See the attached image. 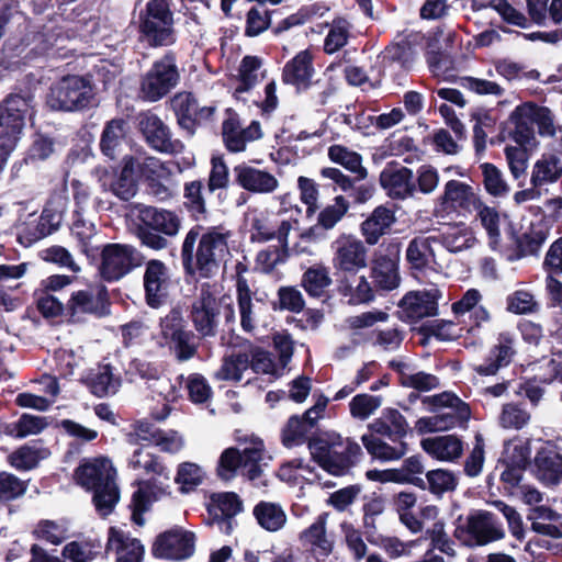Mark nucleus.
I'll return each instance as SVG.
<instances>
[{
  "mask_svg": "<svg viewBox=\"0 0 562 562\" xmlns=\"http://www.w3.org/2000/svg\"><path fill=\"white\" fill-rule=\"evenodd\" d=\"M127 468L137 475L148 476V480L137 482V490L132 496V519L135 524H144L143 514L153 503L169 494V485L161 480H170V471L161 459L146 446L137 447L127 459Z\"/></svg>",
  "mask_w": 562,
  "mask_h": 562,
  "instance_id": "f257e3e1",
  "label": "nucleus"
},
{
  "mask_svg": "<svg viewBox=\"0 0 562 562\" xmlns=\"http://www.w3.org/2000/svg\"><path fill=\"white\" fill-rule=\"evenodd\" d=\"M231 233L223 226L191 228L183 241L181 256L186 266L195 265L201 277H211L228 254Z\"/></svg>",
  "mask_w": 562,
  "mask_h": 562,
  "instance_id": "f03ea898",
  "label": "nucleus"
},
{
  "mask_svg": "<svg viewBox=\"0 0 562 562\" xmlns=\"http://www.w3.org/2000/svg\"><path fill=\"white\" fill-rule=\"evenodd\" d=\"M76 481L87 490H93V502L102 516L109 515L120 499L115 483L116 471L110 459L99 457L82 462L75 473Z\"/></svg>",
  "mask_w": 562,
  "mask_h": 562,
  "instance_id": "7ed1b4c3",
  "label": "nucleus"
},
{
  "mask_svg": "<svg viewBox=\"0 0 562 562\" xmlns=\"http://www.w3.org/2000/svg\"><path fill=\"white\" fill-rule=\"evenodd\" d=\"M241 449L227 448L221 454L217 472L222 479L229 480L239 470L248 480L258 479L271 458L268 456L263 441L258 437L245 438Z\"/></svg>",
  "mask_w": 562,
  "mask_h": 562,
  "instance_id": "20e7f679",
  "label": "nucleus"
},
{
  "mask_svg": "<svg viewBox=\"0 0 562 562\" xmlns=\"http://www.w3.org/2000/svg\"><path fill=\"white\" fill-rule=\"evenodd\" d=\"M223 315L227 323L235 321V311L231 296L217 297L216 288L205 283L191 306V321L195 330L204 336H214Z\"/></svg>",
  "mask_w": 562,
  "mask_h": 562,
  "instance_id": "39448f33",
  "label": "nucleus"
},
{
  "mask_svg": "<svg viewBox=\"0 0 562 562\" xmlns=\"http://www.w3.org/2000/svg\"><path fill=\"white\" fill-rule=\"evenodd\" d=\"M139 33L149 46H169L176 42L173 14L169 0H150L139 18Z\"/></svg>",
  "mask_w": 562,
  "mask_h": 562,
  "instance_id": "423d86ee",
  "label": "nucleus"
},
{
  "mask_svg": "<svg viewBox=\"0 0 562 562\" xmlns=\"http://www.w3.org/2000/svg\"><path fill=\"white\" fill-rule=\"evenodd\" d=\"M246 227L251 241L266 243L277 239L283 250L288 249V237L290 232L297 225V220L282 217V211L274 217L268 212L257 209L246 214Z\"/></svg>",
  "mask_w": 562,
  "mask_h": 562,
  "instance_id": "0eeeda50",
  "label": "nucleus"
},
{
  "mask_svg": "<svg viewBox=\"0 0 562 562\" xmlns=\"http://www.w3.org/2000/svg\"><path fill=\"white\" fill-rule=\"evenodd\" d=\"M310 451L315 462L333 475L347 473L355 459L361 454L360 446L350 440L346 443L314 440L310 443Z\"/></svg>",
  "mask_w": 562,
  "mask_h": 562,
  "instance_id": "6e6552de",
  "label": "nucleus"
},
{
  "mask_svg": "<svg viewBox=\"0 0 562 562\" xmlns=\"http://www.w3.org/2000/svg\"><path fill=\"white\" fill-rule=\"evenodd\" d=\"M456 537L469 547H481L502 540L505 530L495 514L479 509L468 515L464 527L456 530Z\"/></svg>",
  "mask_w": 562,
  "mask_h": 562,
  "instance_id": "1a4fd4ad",
  "label": "nucleus"
},
{
  "mask_svg": "<svg viewBox=\"0 0 562 562\" xmlns=\"http://www.w3.org/2000/svg\"><path fill=\"white\" fill-rule=\"evenodd\" d=\"M180 74L172 54H166L155 61L140 81V95L156 102L168 94L179 82Z\"/></svg>",
  "mask_w": 562,
  "mask_h": 562,
  "instance_id": "9d476101",
  "label": "nucleus"
},
{
  "mask_svg": "<svg viewBox=\"0 0 562 562\" xmlns=\"http://www.w3.org/2000/svg\"><path fill=\"white\" fill-rule=\"evenodd\" d=\"M92 95V87L87 79L67 76L50 88L47 103L54 110L75 111L87 106Z\"/></svg>",
  "mask_w": 562,
  "mask_h": 562,
  "instance_id": "9b49d317",
  "label": "nucleus"
},
{
  "mask_svg": "<svg viewBox=\"0 0 562 562\" xmlns=\"http://www.w3.org/2000/svg\"><path fill=\"white\" fill-rule=\"evenodd\" d=\"M139 263L135 248L125 244H108L101 252L100 273L109 281L119 280Z\"/></svg>",
  "mask_w": 562,
  "mask_h": 562,
  "instance_id": "f8f14e48",
  "label": "nucleus"
},
{
  "mask_svg": "<svg viewBox=\"0 0 562 562\" xmlns=\"http://www.w3.org/2000/svg\"><path fill=\"white\" fill-rule=\"evenodd\" d=\"M480 202L481 199L472 184L460 180H449L443 186L434 212L436 216L447 211L472 212Z\"/></svg>",
  "mask_w": 562,
  "mask_h": 562,
  "instance_id": "ddd939ff",
  "label": "nucleus"
},
{
  "mask_svg": "<svg viewBox=\"0 0 562 562\" xmlns=\"http://www.w3.org/2000/svg\"><path fill=\"white\" fill-rule=\"evenodd\" d=\"M333 266L342 272L356 273L367 267L368 250L359 238L341 234L333 243Z\"/></svg>",
  "mask_w": 562,
  "mask_h": 562,
  "instance_id": "4468645a",
  "label": "nucleus"
},
{
  "mask_svg": "<svg viewBox=\"0 0 562 562\" xmlns=\"http://www.w3.org/2000/svg\"><path fill=\"white\" fill-rule=\"evenodd\" d=\"M172 286L169 268L159 260L147 262L144 272V288L146 302L150 307L157 308L168 300Z\"/></svg>",
  "mask_w": 562,
  "mask_h": 562,
  "instance_id": "2eb2a0df",
  "label": "nucleus"
},
{
  "mask_svg": "<svg viewBox=\"0 0 562 562\" xmlns=\"http://www.w3.org/2000/svg\"><path fill=\"white\" fill-rule=\"evenodd\" d=\"M438 241L435 236H416L407 245L405 258L416 277L427 271L439 273L442 266L438 262L434 244Z\"/></svg>",
  "mask_w": 562,
  "mask_h": 562,
  "instance_id": "dca6fc26",
  "label": "nucleus"
},
{
  "mask_svg": "<svg viewBox=\"0 0 562 562\" xmlns=\"http://www.w3.org/2000/svg\"><path fill=\"white\" fill-rule=\"evenodd\" d=\"M30 111L27 99L21 95H11L0 105V134L1 140L10 142L14 139V147L19 140L24 120Z\"/></svg>",
  "mask_w": 562,
  "mask_h": 562,
  "instance_id": "f3484780",
  "label": "nucleus"
},
{
  "mask_svg": "<svg viewBox=\"0 0 562 562\" xmlns=\"http://www.w3.org/2000/svg\"><path fill=\"white\" fill-rule=\"evenodd\" d=\"M194 535L182 529H172L160 535L154 546L153 554L165 560H182L194 552Z\"/></svg>",
  "mask_w": 562,
  "mask_h": 562,
  "instance_id": "a211bd4d",
  "label": "nucleus"
},
{
  "mask_svg": "<svg viewBox=\"0 0 562 562\" xmlns=\"http://www.w3.org/2000/svg\"><path fill=\"white\" fill-rule=\"evenodd\" d=\"M138 127L146 142L161 153H180L183 145L171 139L168 126L154 113L144 112L138 115Z\"/></svg>",
  "mask_w": 562,
  "mask_h": 562,
  "instance_id": "6ab92c4d",
  "label": "nucleus"
},
{
  "mask_svg": "<svg viewBox=\"0 0 562 562\" xmlns=\"http://www.w3.org/2000/svg\"><path fill=\"white\" fill-rule=\"evenodd\" d=\"M423 402L434 408L439 418V423L445 426V430L456 427L470 417L468 404L449 392L427 396Z\"/></svg>",
  "mask_w": 562,
  "mask_h": 562,
  "instance_id": "aec40b11",
  "label": "nucleus"
},
{
  "mask_svg": "<svg viewBox=\"0 0 562 562\" xmlns=\"http://www.w3.org/2000/svg\"><path fill=\"white\" fill-rule=\"evenodd\" d=\"M440 297L441 292L435 288L429 291L409 292L401 300L400 307L408 322H417L437 315Z\"/></svg>",
  "mask_w": 562,
  "mask_h": 562,
  "instance_id": "412c9836",
  "label": "nucleus"
},
{
  "mask_svg": "<svg viewBox=\"0 0 562 562\" xmlns=\"http://www.w3.org/2000/svg\"><path fill=\"white\" fill-rule=\"evenodd\" d=\"M234 176L236 183L251 193L269 194L279 188V180L273 173L247 164L235 166Z\"/></svg>",
  "mask_w": 562,
  "mask_h": 562,
  "instance_id": "4be33fe9",
  "label": "nucleus"
},
{
  "mask_svg": "<svg viewBox=\"0 0 562 562\" xmlns=\"http://www.w3.org/2000/svg\"><path fill=\"white\" fill-rule=\"evenodd\" d=\"M380 184L392 199L404 200L413 196L416 187L413 171L407 167L389 164L380 173Z\"/></svg>",
  "mask_w": 562,
  "mask_h": 562,
  "instance_id": "5701e85b",
  "label": "nucleus"
},
{
  "mask_svg": "<svg viewBox=\"0 0 562 562\" xmlns=\"http://www.w3.org/2000/svg\"><path fill=\"white\" fill-rule=\"evenodd\" d=\"M128 370L131 372L137 373L143 379H156V389L159 395L164 398L166 402L162 406L161 412L154 413V416L158 420H164L170 413V406L169 403L173 402L178 397V391L172 385L169 379L166 378H159V370L156 366L148 363L140 359H134L130 363Z\"/></svg>",
  "mask_w": 562,
  "mask_h": 562,
  "instance_id": "b1692460",
  "label": "nucleus"
},
{
  "mask_svg": "<svg viewBox=\"0 0 562 562\" xmlns=\"http://www.w3.org/2000/svg\"><path fill=\"white\" fill-rule=\"evenodd\" d=\"M328 513L319 514L314 522L300 533V541L316 558H327L333 552L334 539L327 533Z\"/></svg>",
  "mask_w": 562,
  "mask_h": 562,
  "instance_id": "393cba45",
  "label": "nucleus"
},
{
  "mask_svg": "<svg viewBox=\"0 0 562 562\" xmlns=\"http://www.w3.org/2000/svg\"><path fill=\"white\" fill-rule=\"evenodd\" d=\"M105 549L116 554V562H142L144 555L139 540L117 527L109 529Z\"/></svg>",
  "mask_w": 562,
  "mask_h": 562,
  "instance_id": "a878e982",
  "label": "nucleus"
},
{
  "mask_svg": "<svg viewBox=\"0 0 562 562\" xmlns=\"http://www.w3.org/2000/svg\"><path fill=\"white\" fill-rule=\"evenodd\" d=\"M136 209L138 211L137 216L139 221L147 228L167 236H176L178 234L181 221L176 213L147 205H138Z\"/></svg>",
  "mask_w": 562,
  "mask_h": 562,
  "instance_id": "bb28decb",
  "label": "nucleus"
},
{
  "mask_svg": "<svg viewBox=\"0 0 562 562\" xmlns=\"http://www.w3.org/2000/svg\"><path fill=\"white\" fill-rule=\"evenodd\" d=\"M314 75L313 55L310 50H301L284 68L282 78L285 83L293 85L297 90L306 89Z\"/></svg>",
  "mask_w": 562,
  "mask_h": 562,
  "instance_id": "cd10ccee",
  "label": "nucleus"
},
{
  "mask_svg": "<svg viewBox=\"0 0 562 562\" xmlns=\"http://www.w3.org/2000/svg\"><path fill=\"white\" fill-rule=\"evenodd\" d=\"M420 446L430 457L443 462H453L463 453V442L454 435L425 438Z\"/></svg>",
  "mask_w": 562,
  "mask_h": 562,
  "instance_id": "c85d7f7f",
  "label": "nucleus"
},
{
  "mask_svg": "<svg viewBox=\"0 0 562 562\" xmlns=\"http://www.w3.org/2000/svg\"><path fill=\"white\" fill-rule=\"evenodd\" d=\"M396 217L393 210L380 205L361 224V234L368 245H375L395 223Z\"/></svg>",
  "mask_w": 562,
  "mask_h": 562,
  "instance_id": "c756f323",
  "label": "nucleus"
},
{
  "mask_svg": "<svg viewBox=\"0 0 562 562\" xmlns=\"http://www.w3.org/2000/svg\"><path fill=\"white\" fill-rule=\"evenodd\" d=\"M407 427L405 417L393 408L384 409L379 418L368 425L371 434L385 436L392 441L403 439L407 432Z\"/></svg>",
  "mask_w": 562,
  "mask_h": 562,
  "instance_id": "7c9ffc66",
  "label": "nucleus"
},
{
  "mask_svg": "<svg viewBox=\"0 0 562 562\" xmlns=\"http://www.w3.org/2000/svg\"><path fill=\"white\" fill-rule=\"evenodd\" d=\"M562 177V160L557 154H543L532 166L530 183L541 188L557 182Z\"/></svg>",
  "mask_w": 562,
  "mask_h": 562,
  "instance_id": "2f4dec72",
  "label": "nucleus"
},
{
  "mask_svg": "<svg viewBox=\"0 0 562 562\" xmlns=\"http://www.w3.org/2000/svg\"><path fill=\"white\" fill-rule=\"evenodd\" d=\"M371 279L380 290L396 289L401 282L397 262L384 255L376 256L371 265Z\"/></svg>",
  "mask_w": 562,
  "mask_h": 562,
  "instance_id": "473e14b6",
  "label": "nucleus"
},
{
  "mask_svg": "<svg viewBox=\"0 0 562 562\" xmlns=\"http://www.w3.org/2000/svg\"><path fill=\"white\" fill-rule=\"evenodd\" d=\"M361 441L369 454L383 462L400 460L407 452V446L402 439L390 445L375 435L368 434L361 437Z\"/></svg>",
  "mask_w": 562,
  "mask_h": 562,
  "instance_id": "72a5a7b5",
  "label": "nucleus"
},
{
  "mask_svg": "<svg viewBox=\"0 0 562 562\" xmlns=\"http://www.w3.org/2000/svg\"><path fill=\"white\" fill-rule=\"evenodd\" d=\"M243 509V504L237 494L232 492L218 493L212 496L211 513H214V524L223 529L231 528V518Z\"/></svg>",
  "mask_w": 562,
  "mask_h": 562,
  "instance_id": "f704fd0d",
  "label": "nucleus"
},
{
  "mask_svg": "<svg viewBox=\"0 0 562 562\" xmlns=\"http://www.w3.org/2000/svg\"><path fill=\"white\" fill-rule=\"evenodd\" d=\"M263 78V71L261 70V60L256 56H245L238 67L235 80L237 82L234 91V95L237 99L241 98V94L252 89Z\"/></svg>",
  "mask_w": 562,
  "mask_h": 562,
  "instance_id": "c9c22d12",
  "label": "nucleus"
},
{
  "mask_svg": "<svg viewBox=\"0 0 562 562\" xmlns=\"http://www.w3.org/2000/svg\"><path fill=\"white\" fill-rule=\"evenodd\" d=\"M515 127L512 136L520 146H530L535 140L533 119L531 116V102L518 105L510 115Z\"/></svg>",
  "mask_w": 562,
  "mask_h": 562,
  "instance_id": "e433bc0d",
  "label": "nucleus"
},
{
  "mask_svg": "<svg viewBox=\"0 0 562 562\" xmlns=\"http://www.w3.org/2000/svg\"><path fill=\"white\" fill-rule=\"evenodd\" d=\"M528 14L538 25L562 23V0H526Z\"/></svg>",
  "mask_w": 562,
  "mask_h": 562,
  "instance_id": "4c0bfd02",
  "label": "nucleus"
},
{
  "mask_svg": "<svg viewBox=\"0 0 562 562\" xmlns=\"http://www.w3.org/2000/svg\"><path fill=\"white\" fill-rule=\"evenodd\" d=\"M514 341L515 339L513 334L508 331L501 333L497 339V345L492 350L494 360L486 366H479L476 371L481 375H493L501 367L507 366L515 352Z\"/></svg>",
  "mask_w": 562,
  "mask_h": 562,
  "instance_id": "58836bf2",
  "label": "nucleus"
},
{
  "mask_svg": "<svg viewBox=\"0 0 562 562\" xmlns=\"http://www.w3.org/2000/svg\"><path fill=\"white\" fill-rule=\"evenodd\" d=\"M440 241L450 252H460L473 247L476 237L469 225L457 223L441 234Z\"/></svg>",
  "mask_w": 562,
  "mask_h": 562,
  "instance_id": "ea45409f",
  "label": "nucleus"
},
{
  "mask_svg": "<svg viewBox=\"0 0 562 562\" xmlns=\"http://www.w3.org/2000/svg\"><path fill=\"white\" fill-rule=\"evenodd\" d=\"M171 108L178 116L181 125L192 123L198 117H206L212 114V108H203L199 111L196 100L189 92H180L171 99Z\"/></svg>",
  "mask_w": 562,
  "mask_h": 562,
  "instance_id": "a19ab883",
  "label": "nucleus"
},
{
  "mask_svg": "<svg viewBox=\"0 0 562 562\" xmlns=\"http://www.w3.org/2000/svg\"><path fill=\"white\" fill-rule=\"evenodd\" d=\"M254 516L261 528L270 532L282 529L286 524V514L281 505L260 502L254 508Z\"/></svg>",
  "mask_w": 562,
  "mask_h": 562,
  "instance_id": "79ce46f5",
  "label": "nucleus"
},
{
  "mask_svg": "<svg viewBox=\"0 0 562 562\" xmlns=\"http://www.w3.org/2000/svg\"><path fill=\"white\" fill-rule=\"evenodd\" d=\"M101 291L94 289H86L75 291L67 304L68 311L71 316H80L83 314L97 313L103 305V299Z\"/></svg>",
  "mask_w": 562,
  "mask_h": 562,
  "instance_id": "37998d69",
  "label": "nucleus"
},
{
  "mask_svg": "<svg viewBox=\"0 0 562 562\" xmlns=\"http://www.w3.org/2000/svg\"><path fill=\"white\" fill-rule=\"evenodd\" d=\"M249 363L250 358L244 352L225 356L214 376L220 381L238 382L241 380L244 372L248 370Z\"/></svg>",
  "mask_w": 562,
  "mask_h": 562,
  "instance_id": "c03bdc74",
  "label": "nucleus"
},
{
  "mask_svg": "<svg viewBox=\"0 0 562 562\" xmlns=\"http://www.w3.org/2000/svg\"><path fill=\"white\" fill-rule=\"evenodd\" d=\"M126 137V123L123 120L110 121L103 130L101 149L104 155L115 158Z\"/></svg>",
  "mask_w": 562,
  "mask_h": 562,
  "instance_id": "a18cd8bd",
  "label": "nucleus"
},
{
  "mask_svg": "<svg viewBox=\"0 0 562 562\" xmlns=\"http://www.w3.org/2000/svg\"><path fill=\"white\" fill-rule=\"evenodd\" d=\"M47 449L37 445H25L11 453L8 458L9 463L20 471H26L35 468L41 460L48 457Z\"/></svg>",
  "mask_w": 562,
  "mask_h": 562,
  "instance_id": "49530a36",
  "label": "nucleus"
},
{
  "mask_svg": "<svg viewBox=\"0 0 562 562\" xmlns=\"http://www.w3.org/2000/svg\"><path fill=\"white\" fill-rule=\"evenodd\" d=\"M206 477L205 470L194 462H182L177 468L176 484L181 493H190L201 485Z\"/></svg>",
  "mask_w": 562,
  "mask_h": 562,
  "instance_id": "de8ad7c7",
  "label": "nucleus"
},
{
  "mask_svg": "<svg viewBox=\"0 0 562 562\" xmlns=\"http://www.w3.org/2000/svg\"><path fill=\"white\" fill-rule=\"evenodd\" d=\"M537 476L548 485L562 481V457L558 453L539 454L536 458Z\"/></svg>",
  "mask_w": 562,
  "mask_h": 562,
  "instance_id": "09e8293b",
  "label": "nucleus"
},
{
  "mask_svg": "<svg viewBox=\"0 0 562 562\" xmlns=\"http://www.w3.org/2000/svg\"><path fill=\"white\" fill-rule=\"evenodd\" d=\"M328 157L333 162L339 164L355 173L359 180L367 178L368 171L362 166V158L358 153L340 145H333L328 149Z\"/></svg>",
  "mask_w": 562,
  "mask_h": 562,
  "instance_id": "8fccbe9b",
  "label": "nucleus"
},
{
  "mask_svg": "<svg viewBox=\"0 0 562 562\" xmlns=\"http://www.w3.org/2000/svg\"><path fill=\"white\" fill-rule=\"evenodd\" d=\"M102 548L99 539L72 541L63 549V557L71 562H91L97 558Z\"/></svg>",
  "mask_w": 562,
  "mask_h": 562,
  "instance_id": "3c124183",
  "label": "nucleus"
},
{
  "mask_svg": "<svg viewBox=\"0 0 562 562\" xmlns=\"http://www.w3.org/2000/svg\"><path fill=\"white\" fill-rule=\"evenodd\" d=\"M477 212L476 217L480 221L483 228L490 239V246L495 249L498 246L501 237V214L493 207L479 203L477 207L474 209Z\"/></svg>",
  "mask_w": 562,
  "mask_h": 562,
  "instance_id": "603ef678",
  "label": "nucleus"
},
{
  "mask_svg": "<svg viewBox=\"0 0 562 562\" xmlns=\"http://www.w3.org/2000/svg\"><path fill=\"white\" fill-rule=\"evenodd\" d=\"M236 288L240 314V325L245 331L250 333L256 327V317L250 296V289L247 281L243 278L237 279Z\"/></svg>",
  "mask_w": 562,
  "mask_h": 562,
  "instance_id": "864d4df0",
  "label": "nucleus"
},
{
  "mask_svg": "<svg viewBox=\"0 0 562 562\" xmlns=\"http://www.w3.org/2000/svg\"><path fill=\"white\" fill-rule=\"evenodd\" d=\"M302 283L310 295L321 296L331 283L328 268L323 265L308 268L303 274Z\"/></svg>",
  "mask_w": 562,
  "mask_h": 562,
  "instance_id": "5fc2aeb1",
  "label": "nucleus"
},
{
  "mask_svg": "<svg viewBox=\"0 0 562 562\" xmlns=\"http://www.w3.org/2000/svg\"><path fill=\"white\" fill-rule=\"evenodd\" d=\"M350 23L342 18L335 19L329 25V31L324 41V50L334 54L341 49L350 36Z\"/></svg>",
  "mask_w": 562,
  "mask_h": 562,
  "instance_id": "6e6d98bb",
  "label": "nucleus"
},
{
  "mask_svg": "<svg viewBox=\"0 0 562 562\" xmlns=\"http://www.w3.org/2000/svg\"><path fill=\"white\" fill-rule=\"evenodd\" d=\"M382 405V397L367 393L357 394L349 402L350 415L359 420H366L372 416Z\"/></svg>",
  "mask_w": 562,
  "mask_h": 562,
  "instance_id": "4d7b16f0",
  "label": "nucleus"
},
{
  "mask_svg": "<svg viewBox=\"0 0 562 562\" xmlns=\"http://www.w3.org/2000/svg\"><path fill=\"white\" fill-rule=\"evenodd\" d=\"M135 160L130 158L125 161L120 177L112 183V192L122 200H130L136 193V181L134 178Z\"/></svg>",
  "mask_w": 562,
  "mask_h": 562,
  "instance_id": "13d9d810",
  "label": "nucleus"
},
{
  "mask_svg": "<svg viewBox=\"0 0 562 562\" xmlns=\"http://www.w3.org/2000/svg\"><path fill=\"white\" fill-rule=\"evenodd\" d=\"M223 137L229 151L239 153L245 150L247 143L236 114L229 112L227 119L223 122Z\"/></svg>",
  "mask_w": 562,
  "mask_h": 562,
  "instance_id": "bf43d9fd",
  "label": "nucleus"
},
{
  "mask_svg": "<svg viewBox=\"0 0 562 562\" xmlns=\"http://www.w3.org/2000/svg\"><path fill=\"white\" fill-rule=\"evenodd\" d=\"M120 379L114 375L110 366H103L92 379V392L99 396L115 394L120 387Z\"/></svg>",
  "mask_w": 562,
  "mask_h": 562,
  "instance_id": "052dcab7",
  "label": "nucleus"
},
{
  "mask_svg": "<svg viewBox=\"0 0 562 562\" xmlns=\"http://www.w3.org/2000/svg\"><path fill=\"white\" fill-rule=\"evenodd\" d=\"M348 209V201L344 196L338 195L335 198L333 204L327 205L319 212L317 222L324 227V229H331L345 216Z\"/></svg>",
  "mask_w": 562,
  "mask_h": 562,
  "instance_id": "680f3d73",
  "label": "nucleus"
},
{
  "mask_svg": "<svg viewBox=\"0 0 562 562\" xmlns=\"http://www.w3.org/2000/svg\"><path fill=\"white\" fill-rule=\"evenodd\" d=\"M483 173V183L487 193L493 196H503L508 193L509 187L503 173L492 164H483L481 166Z\"/></svg>",
  "mask_w": 562,
  "mask_h": 562,
  "instance_id": "e2e57ef3",
  "label": "nucleus"
},
{
  "mask_svg": "<svg viewBox=\"0 0 562 562\" xmlns=\"http://www.w3.org/2000/svg\"><path fill=\"white\" fill-rule=\"evenodd\" d=\"M426 477L430 492L437 495L451 492L458 485L456 475L449 470H432L426 474Z\"/></svg>",
  "mask_w": 562,
  "mask_h": 562,
  "instance_id": "0e129e2a",
  "label": "nucleus"
},
{
  "mask_svg": "<svg viewBox=\"0 0 562 562\" xmlns=\"http://www.w3.org/2000/svg\"><path fill=\"white\" fill-rule=\"evenodd\" d=\"M484 448V438L481 434L477 432L474 437L473 448L464 463V472L467 475L475 477L481 474L485 460Z\"/></svg>",
  "mask_w": 562,
  "mask_h": 562,
  "instance_id": "69168bd1",
  "label": "nucleus"
},
{
  "mask_svg": "<svg viewBox=\"0 0 562 562\" xmlns=\"http://www.w3.org/2000/svg\"><path fill=\"white\" fill-rule=\"evenodd\" d=\"M27 488L26 482L13 474H0V503H5L22 496Z\"/></svg>",
  "mask_w": 562,
  "mask_h": 562,
  "instance_id": "338daca9",
  "label": "nucleus"
},
{
  "mask_svg": "<svg viewBox=\"0 0 562 562\" xmlns=\"http://www.w3.org/2000/svg\"><path fill=\"white\" fill-rule=\"evenodd\" d=\"M533 295L525 290H517L507 297V310L515 314H528L537 310Z\"/></svg>",
  "mask_w": 562,
  "mask_h": 562,
  "instance_id": "774afa93",
  "label": "nucleus"
}]
</instances>
